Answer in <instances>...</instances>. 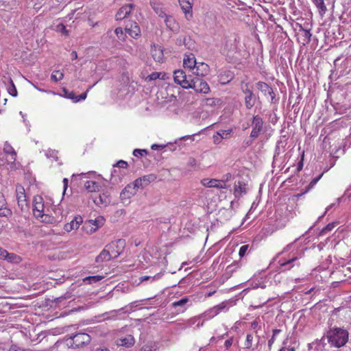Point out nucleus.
Instances as JSON below:
<instances>
[{"instance_id":"1","label":"nucleus","mask_w":351,"mask_h":351,"mask_svg":"<svg viewBox=\"0 0 351 351\" xmlns=\"http://www.w3.org/2000/svg\"><path fill=\"white\" fill-rule=\"evenodd\" d=\"M91 337L86 332H77L71 336L65 337L64 340L58 344V347H69L78 349L88 346L91 341Z\"/></svg>"},{"instance_id":"2","label":"nucleus","mask_w":351,"mask_h":351,"mask_svg":"<svg viewBox=\"0 0 351 351\" xmlns=\"http://www.w3.org/2000/svg\"><path fill=\"white\" fill-rule=\"evenodd\" d=\"M348 332L340 328L330 330L327 335L329 343L335 348H341L345 346L348 342Z\"/></svg>"},{"instance_id":"3","label":"nucleus","mask_w":351,"mask_h":351,"mask_svg":"<svg viewBox=\"0 0 351 351\" xmlns=\"http://www.w3.org/2000/svg\"><path fill=\"white\" fill-rule=\"evenodd\" d=\"M105 219L102 216H99L95 219L86 220L82 226V229L87 234H93L100 227L103 226Z\"/></svg>"},{"instance_id":"4","label":"nucleus","mask_w":351,"mask_h":351,"mask_svg":"<svg viewBox=\"0 0 351 351\" xmlns=\"http://www.w3.org/2000/svg\"><path fill=\"white\" fill-rule=\"evenodd\" d=\"M190 84L189 88H193L197 93L207 94L210 92L208 83L202 77H192L190 78Z\"/></svg>"},{"instance_id":"5","label":"nucleus","mask_w":351,"mask_h":351,"mask_svg":"<svg viewBox=\"0 0 351 351\" xmlns=\"http://www.w3.org/2000/svg\"><path fill=\"white\" fill-rule=\"evenodd\" d=\"M241 89L245 95L244 98L245 106L247 110H250L256 103V97L250 88L249 83L242 82Z\"/></svg>"},{"instance_id":"6","label":"nucleus","mask_w":351,"mask_h":351,"mask_svg":"<svg viewBox=\"0 0 351 351\" xmlns=\"http://www.w3.org/2000/svg\"><path fill=\"white\" fill-rule=\"evenodd\" d=\"M252 130L250 133V137L256 138L264 130V121L263 118L259 115L254 116L252 121Z\"/></svg>"},{"instance_id":"7","label":"nucleus","mask_w":351,"mask_h":351,"mask_svg":"<svg viewBox=\"0 0 351 351\" xmlns=\"http://www.w3.org/2000/svg\"><path fill=\"white\" fill-rule=\"evenodd\" d=\"M190 78H192V77H187L185 72L182 70H176L173 73L175 82L184 88H189L191 86Z\"/></svg>"},{"instance_id":"8","label":"nucleus","mask_w":351,"mask_h":351,"mask_svg":"<svg viewBox=\"0 0 351 351\" xmlns=\"http://www.w3.org/2000/svg\"><path fill=\"white\" fill-rule=\"evenodd\" d=\"M125 246V241L123 239H118L112 241L110 243L106 245V247L110 249L114 258L118 257L121 254L123 253Z\"/></svg>"},{"instance_id":"9","label":"nucleus","mask_w":351,"mask_h":351,"mask_svg":"<svg viewBox=\"0 0 351 351\" xmlns=\"http://www.w3.org/2000/svg\"><path fill=\"white\" fill-rule=\"evenodd\" d=\"M256 87L265 96L269 95L271 97V103L275 104L277 102L274 90L268 84L264 82H258L256 83Z\"/></svg>"},{"instance_id":"10","label":"nucleus","mask_w":351,"mask_h":351,"mask_svg":"<svg viewBox=\"0 0 351 351\" xmlns=\"http://www.w3.org/2000/svg\"><path fill=\"white\" fill-rule=\"evenodd\" d=\"M33 213L36 218H42L44 216V202L41 196H36L34 199Z\"/></svg>"},{"instance_id":"11","label":"nucleus","mask_w":351,"mask_h":351,"mask_svg":"<svg viewBox=\"0 0 351 351\" xmlns=\"http://www.w3.org/2000/svg\"><path fill=\"white\" fill-rule=\"evenodd\" d=\"M125 31L133 38H137L141 33L138 25L136 22L130 21L125 24Z\"/></svg>"},{"instance_id":"12","label":"nucleus","mask_w":351,"mask_h":351,"mask_svg":"<svg viewBox=\"0 0 351 351\" xmlns=\"http://www.w3.org/2000/svg\"><path fill=\"white\" fill-rule=\"evenodd\" d=\"M16 194L18 205L21 210H23L24 207L27 206V203L25 189L22 185L17 184L16 186Z\"/></svg>"},{"instance_id":"13","label":"nucleus","mask_w":351,"mask_h":351,"mask_svg":"<svg viewBox=\"0 0 351 351\" xmlns=\"http://www.w3.org/2000/svg\"><path fill=\"white\" fill-rule=\"evenodd\" d=\"M93 201L97 206L100 207H106L110 204L111 202L110 193L106 191L99 193L98 196L94 198Z\"/></svg>"},{"instance_id":"14","label":"nucleus","mask_w":351,"mask_h":351,"mask_svg":"<svg viewBox=\"0 0 351 351\" xmlns=\"http://www.w3.org/2000/svg\"><path fill=\"white\" fill-rule=\"evenodd\" d=\"M303 253H300L298 255H293L292 257H290L287 261H283L280 259L278 262L280 269L282 271L289 270L294 266V262L298 261L302 256Z\"/></svg>"},{"instance_id":"15","label":"nucleus","mask_w":351,"mask_h":351,"mask_svg":"<svg viewBox=\"0 0 351 351\" xmlns=\"http://www.w3.org/2000/svg\"><path fill=\"white\" fill-rule=\"evenodd\" d=\"M203 186L209 188L226 189V184L224 181L216 179L204 178L201 180Z\"/></svg>"},{"instance_id":"16","label":"nucleus","mask_w":351,"mask_h":351,"mask_svg":"<svg viewBox=\"0 0 351 351\" xmlns=\"http://www.w3.org/2000/svg\"><path fill=\"white\" fill-rule=\"evenodd\" d=\"M12 215V210L8 207L4 195L0 192V217H10Z\"/></svg>"},{"instance_id":"17","label":"nucleus","mask_w":351,"mask_h":351,"mask_svg":"<svg viewBox=\"0 0 351 351\" xmlns=\"http://www.w3.org/2000/svg\"><path fill=\"white\" fill-rule=\"evenodd\" d=\"M210 68L209 66L204 62H197L195 66L193 73L196 75L195 77H202L207 75L209 73Z\"/></svg>"},{"instance_id":"18","label":"nucleus","mask_w":351,"mask_h":351,"mask_svg":"<svg viewBox=\"0 0 351 351\" xmlns=\"http://www.w3.org/2000/svg\"><path fill=\"white\" fill-rule=\"evenodd\" d=\"M133 7L134 4L132 3H129L122 6L116 14V19L117 21H121L126 18L130 14Z\"/></svg>"},{"instance_id":"19","label":"nucleus","mask_w":351,"mask_h":351,"mask_svg":"<svg viewBox=\"0 0 351 351\" xmlns=\"http://www.w3.org/2000/svg\"><path fill=\"white\" fill-rule=\"evenodd\" d=\"M136 194L134 187L131 184H128L121 192L120 198L122 201L128 200Z\"/></svg>"},{"instance_id":"20","label":"nucleus","mask_w":351,"mask_h":351,"mask_svg":"<svg viewBox=\"0 0 351 351\" xmlns=\"http://www.w3.org/2000/svg\"><path fill=\"white\" fill-rule=\"evenodd\" d=\"M82 223V217L81 216H77L71 222L66 223L64 226V229L69 232L73 230H77Z\"/></svg>"},{"instance_id":"21","label":"nucleus","mask_w":351,"mask_h":351,"mask_svg":"<svg viewBox=\"0 0 351 351\" xmlns=\"http://www.w3.org/2000/svg\"><path fill=\"white\" fill-rule=\"evenodd\" d=\"M151 53L156 62H162L164 60L162 48L159 45H153L151 49Z\"/></svg>"},{"instance_id":"22","label":"nucleus","mask_w":351,"mask_h":351,"mask_svg":"<svg viewBox=\"0 0 351 351\" xmlns=\"http://www.w3.org/2000/svg\"><path fill=\"white\" fill-rule=\"evenodd\" d=\"M150 5L159 16L163 17L166 14L165 8L160 1L150 0Z\"/></svg>"},{"instance_id":"23","label":"nucleus","mask_w":351,"mask_h":351,"mask_svg":"<svg viewBox=\"0 0 351 351\" xmlns=\"http://www.w3.org/2000/svg\"><path fill=\"white\" fill-rule=\"evenodd\" d=\"M112 258H114L113 255L112 254L110 249L106 247V248L104 249L96 257L95 261L97 263H102L104 261H108Z\"/></svg>"},{"instance_id":"24","label":"nucleus","mask_w":351,"mask_h":351,"mask_svg":"<svg viewBox=\"0 0 351 351\" xmlns=\"http://www.w3.org/2000/svg\"><path fill=\"white\" fill-rule=\"evenodd\" d=\"M180 5L182 11L185 14V17L189 20L192 17V5L185 0L180 1Z\"/></svg>"},{"instance_id":"25","label":"nucleus","mask_w":351,"mask_h":351,"mask_svg":"<svg viewBox=\"0 0 351 351\" xmlns=\"http://www.w3.org/2000/svg\"><path fill=\"white\" fill-rule=\"evenodd\" d=\"M183 64L185 68H189L191 70L194 71L195 66L197 64L196 59L193 54L185 56L183 60Z\"/></svg>"},{"instance_id":"26","label":"nucleus","mask_w":351,"mask_h":351,"mask_svg":"<svg viewBox=\"0 0 351 351\" xmlns=\"http://www.w3.org/2000/svg\"><path fill=\"white\" fill-rule=\"evenodd\" d=\"M163 17L165 18V23L169 29L176 31L178 29V24L172 16L165 14Z\"/></svg>"},{"instance_id":"27","label":"nucleus","mask_w":351,"mask_h":351,"mask_svg":"<svg viewBox=\"0 0 351 351\" xmlns=\"http://www.w3.org/2000/svg\"><path fill=\"white\" fill-rule=\"evenodd\" d=\"M246 192V184L244 182L239 181L237 184H234V194L236 197H239L243 194H245Z\"/></svg>"},{"instance_id":"28","label":"nucleus","mask_w":351,"mask_h":351,"mask_svg":"<svg viewBox=\"0 0 351 351\" xmlns=\"http://www.w3.org/2000/svg\"><path fill=\"white\" fill-rule=\"evenodd\" d=\"M233 73L229 71H224L219 75V82L221 84H226L233 79Z\"/></svg>"},{"instance_id":"29","label":"nucleus","mask_w":351,"mask_h":351,"mask_svg":"<svg viewBox=\"0 0 351 351\" xmlns=\"http://www.w3.org/2000/svg\"><path fill=\"white\" fill-rule=\"evenodd\" d=\"M189 300L188 297H184L178 301L173 302L172 306L174 308L180 307V311L183 312L187 308L186 304Z\"/></svg>"},{"instance_id":"30","label":"nucleus","mask_w":351,"mask_h":351,"mask_svg":"<svg viewBox=\"0 0 351 351\" xmlns=\"http://www.w3.org/2000/svg\"><path fill=\"white\" fill-rule=\"evenodd\" d=\"M99 184L97 182L88 180L84 183V187L88 192H95L99 191Z\"/></svg>"},{"instance_id":"31","label":"nucleus","mask_w":351,"mask_h":351,"mask_svg":"<svg viewBox=\"0 0 351 351\" xmlns=\"http://www.w3.org/2000/svg\"><path fill=\"white\" fill-rule=\"evenodd\" d=\"M140 178L141 179L144 186L147 187L150 183L154 182L156 180L157 176L154 173H150L148 175L143 176Z\"/></svg>"},{"instance_id":"32","label":"nucleus","mask_w":351,"mask_h":351,"mask_svg":"<svg viewBox=\"0 0 351 351\" xmlns=\"http://www.w3.org/2000/svg\"><path fill=\"white\" fill-rule=\"evenodd\" d=\"M3 151L5 153L10 155L11 160H12L13 161L16 160V153L14 151V148L11 146V145L9 144L8 142H6L4 144Z\"/></svg>"},{"instance_id":"33","label":"nucleus","mask_w":351,"mask_h":351,"mask_svg":"<svg viewBox=\"0 0 351 351\" xmlns=\"http://www.w3.org/2000/svg\"><path fill=\"white\" fill-rule=\"evenodd\" d=\"M233 306V302L226 300L223 301L221 303L219 304L218 305H216V307L217 308L218 312L220 313L221 311H227L230 307Z\"/></svg>"},{"instance_id":"34","label":"nucleus","mask_w":351,"mask_h":351,"mask_svg":"<svg viewBox=\"0 0 351 351\" xmlns=\"http://www.w3.org/2000/svg\"><path fill=\"white\" fill-rule=\"evenodd\" d=\"M313 3L319 10V12L321 15H323L327 11V8L325 5L324 0H312Z\"/></svg>"},{"instance_id":"35","label":"nucleus","mask_w":351,"mask_h":351,"mask_svg":"<svg viewBox=\"0 0 351 351\" xmlns=\"http://www.w3.org/2000/svg\"><path fill=\"white\" fill-rule=\"evenodd\" d=\"M296 25L299 27L300 31L304 32V42L306 43H310L311 42V36H312V34L311 33L310 29H305L302 27V25L301 24H300V23H297Z\"/></svg>"},{"instance_id":"36","label":"nucleus","mask_w":351,"mask_h":351,"mask_svg":"<svg viewBox=\"0 0 351 351\" xmlns=\"http://www.w3.org/2000/svg\"><path fill=\"white\" fill-rule=\"evenodd\" d=\"M120 345L125 346L127 348L131 347L134 343V339L132 337L128 336V337H125L124 339H120Z\"/></svg>"},{"instance_id":"37","label":"nucleus","mask_w":351,"mask_h":351,"mask_svg":"<svg viewBox=\"0 0 351 351\" xmlns=\"http://www.w3.org/2000/svg\"><path fill=\"white\" fill-rule=\"evenodd\" d=\"M104 278V276H90L83 279L84 282H87L88 284L95 283Z\"/></svg>"},{"instance_id":"38","label":"nucleus","mask_w":351,"mask_h":351,"mask_svg":"<svg viewBox=\"0 0 351 351\" xmlns=\"http://www.w3.org/2000/svg\"><path fill=\"white\" fill-rule=\"evenodd\" d=\"M6 260L10 263H19L21 261V258L14 253L8 252Z\"/></svg>"},{"instance_id":"39","label":"nucleus","mask_w":351,"mask_h":351,"mask_svg":"<svg viewBox=\"0 0 351 351\" xmlns=\"http://www.w3.org/2000/svg\"><path fill=\"white\" fill-rule=\"evenodd\" d=\"M233 132V130L232 128H228L227 130H220L217 131V134L221 136L222 139H227L230 138L232 133Z\"/></svg>"},{"instance_id":"40","label":"nucleus","mask_w":351,"mask_h":351,"mask_svg":"<svg viewBox=\"0 0 351 351\" xmlns=\"http://www.w3.org/2000/svg\"><path fill=\"white\" fill-rule=\"evenodd\" d=\"M322 175L323 174L322 173L319 176H317L316 178H313L309 184L304 189V193H308L311 189H312L315 186V185L317 183V182L320 180V178H322Z\"/></svg>"},{"instance_id":"41","label":"nucleus","mask_w":351,"mask_h":351,"mask_svg":"<svg viewBox=\"0 0 351 351\" xmlns=\"http://www.w3.org/2000/svg\"><path fill=\"white\" fill-rule=\"evenodd\" d=\"M64 77V73L59 71H55L52 73L51 75V79L55 82H57L58 81H60Z\"/></svg>"},{"instance_id":"42","label":"nucleus","mask_w":351,"mask_h":351,"mask_svg":"<svg viewBox=\"0 0 351 351\" xmlns=\"http://www.w3.org/2000/svg\"><path fill=\"white\" fill-rule=\"evenodd\" d=\"M131 184L133 187H134V190L136 193L138 189H143L145 188L140 178L136 179L132 183H131Z\"/></svg>"},{"instance_id":"43","label":"nucleus","mask_w":351,"mask_h":351,"mask_svg":"<svg viewBox=\"0 0 351 351\" xmlns=\"http://www.w3.org/2000/svg\"><path fill=\"white\" fill-rule=\"evenodd\" d=\"M280 332H281V330H280V329H274L273 330L272 337L268 341V348H269V350L271 349L272 345H273V343H274V341L276 340V336L278 334H279Z\"/></svg>"},{"instance_id":"44","label":"nucleus","mask_w":351,"mask_h":351,"mask_svg":"<svg viewBox=\"0 0 351 351\" xmlns=\"http://www.w3.org/2000/svg\"><path fill=\"white\" fill-rule=\"evenodd\" d=\"M63 96L67 99H70L75 102V95L73 91H69L66 88H62Z\"/></svg>"},{"instance_id":"45","label":"nucleus","mask_w":351,"mask_h":351,"mask_svg":"<svg viewBox=\"0 0 351 351\" xmlns=\"http://www.w3.org/2000/svg\"><path fill=\"white\" fill-rule=\"evenodd\" d=\"M253 341V336L252 334H247L246 336V339L244 343L245 348L247 349H250L252 346Z\"/></svg>"},{"instance_id":"46","label":"nucleus","mask_w":351,"mask_h":351,"mask_svg":"<svg viewBox=\"0 0 351 351\" xmlns=\"http://www.w3.org/2000/svg\"><path fill=\"white\" fill-rule=\"evenodd\" d=\"M147 154V151L146 149H135L133 151V155L137 158H141Z\"/></svg>"},{"instance_id":"47","label":"nucleus","mask_w":351,"mask_h":351,"mask_svg":"<svg viewBox=\"0 0 351 351\" xmlns=\"http://www.w3.org/2000/svg\"><path fill=\"white\" fill-rule=\"evenodd\" d=\"M335 228V224L333 223H328L326 226H325L320 232L321 235L325 234L326 232L331 231Z\"/></svg>"},{"instance_id":"48","label":"nucleus","mask_w":351,"mask_h":351,"mask_svg":"<svg viewBox=\"0 0 351 351\" xmlns=\"http://www.w3.org/2000/svg\"><path fill=\"white\" fill-rule=\"evenodd\" d=\"M9 351H32L29 349H24L23 348L16 345L12 344L9 348Z\"/></svg>"},{"instance_id":"49","label":"nucleus","mask_w":351,"mask_h":351,"mask_svg":"<svg viewBox=\"0 0 351 351\" xmlns=\"http://www.w3.org/2000/svg\"><path fill=\"white\" fill-rule=\"evenodd\" d=\"M8 92L13 97H15L17 95V90L12 80L10 81V86L8 88Z\"/></svg>"},{"instance_id":"50","label":"nucleus","mask_w":351,"mask_h":351,"mask_svg":"<svg viewBox=\"0 0 351 351\" xmlns=\"http://www.w3.org/2000/svg\"><path fill=\"white\" fill-rule=\"evenodd\" d=\"M219 313L218 312L217 308L216 306H213L208 311V315L210 317H214L215 316L217 315Z\"/></svg>"},{"instance_id":"51","label":"nucleus","mask_w":351,"mask_h":351,"mask_svg":"<svg viewBox=\"0 0 351 351\" xmlns=\"http://www.w3.org/2000/svg\"><path fill=\"white\" fill-rule=\"evenodd\" d=\"M116 35L117 36L118 38L120 39V40H124V34H123V29L121 27H117L115 29V31H114Z\"/></svg>"},{"instance_id":"52","label":"nucleus","mask_w":351,"mask_h":351,"mask_svg":"<svg viewBox=\"0 0 351 351\" xmlns=\"http://www.w3.org/2000/svg\"><path fill=\"white\" fill-rule=\"evenodd\" d=\"M218 101L215 98H207L205 99V105L206 106H215Z\"/></svg>"},{"instance_id":"53","label":"nucleus","mask_w":351,"mask_h":351,"mask_svg":"<svg viewBox=\"0 0 351 351\" xmlns=\"http://www.w3.org/2000/svg\"><path fill=\"white\" fill-rule=\"evenodd\" d=\"M91 88L89 87V88L86 90V92L82 93L79 96H75V102H78L82 100H84L87 97V92L89 90V89Z\"/></svg>"},{"instance_id":"54","label":"nucleus","mask_w":351,"mask_h":351,"mask_svg":"<svg viewBox=\"0 0 351 351\" xmlns=\"http://www.w3.org/2000/svg\"><path fill=\"white\" fill-rule=\"evenodd\" d=\"M128 166V162L123 160L118 161L117 162V164L115 165H114V167H118L119 168H123V169H127Z\"/></svg>"},{"instance_id":"55","label":"nucleus","mask_w":351,"mask_h":351,"mask_svg":"<svg viewBox=\"0 0 351 351\" xmlns=\"http://www.w3.org/2000/svg\"><path fill=\"white\" fill-rule=\"evenodd\" d=\"M248 247H249L248 245H242L239 249V256L243 257L245 254Z\"/></svg>"},{"instance_id":"56","label":"nucleus","mask_w":351,"mask_h":351,"mask_svg":"<svg viewBox=\"0 0 351 351\" xmlns=\"http://www.w3.org/2000/svg\"><path fill=\"white\" fill-rule=\"evenodd\" d=\"M57 29L62 34L68 35V31L66 30V27L63 24L60 23L58 25H57Z\"/></svg>"},{"instance_id":"57","label":"nucleus","mask_w":351,"mask_h":351,"mask_svg":"<svg viewBox=\"0 0 351 351\" xmlns=\"http://www.w3.org/2000/svg\"><path fill=\"white\" fill-rule=\"evenodd\" d=\"M188 165L195 168L197 165V162L194 158H190L188 161Z\"/></svg>"},{"instance_id":"58","label":"nucleus","mask_w":351,"mask_h":351,"mask_svg":"<svg viewBox=\"0 0 351 351\" xmlns=\"http://www.w3.org/2000/svg\"><path fill=\"white\" fill-rule=\"evenodd\" d=\"M251 328L252 329H260L261 328V325L259 324V322L257 319H256L251 323Z\"/></svg>"},{"instance_id":"59","label":"nucleus","mask_w":351,"mask_h":351,"mask_svg":"<svg viewBox=\"0 0 351 351\" xmlns=\"http://www.w3.org/2000/svg\"><path fill=\"white\" fill-rule=\"evenodd\" d=\"M221 137L219 136L217 132L213 135V141L215 144L217 145L221 142Z\"/></svg>"},{"instance_id":"60","label":"nucleus","mask_w":351,"mask_h":351,"mask_svg":"<svg viewBox=\"0 0 351 351\" xmlns=\"http://www.w3.org/2000/svg\"><path fill=\"white\" fill-rule=\"evenodd\" d=\"M8 252L4 249H0V257L4 260H6Z\"/></svg>"},{"instance_id":"61","label":"nucleus","mask_w":351,"mask_h":351,"mask_svg":"<svg viewBox=\"0 0 351 351\" xmlns=\"http://www.w3.org/2000/svg\"><path fill=\"white\" fill-rule=\"evenodd\" d=\"M232 343H233V339L230 338L225 341L224 346L227 349H228L232 345Z\"/></svg>"},{"instance_id":"62","label":"nucleus","mask_w":351,"mask_h":351,"mask_svg":"<svg viewBox=\"0 0 351 351\" xmlns=\"http://www.w3.org/2000/svg\"><path fill=\"white\" fill-rule=\"evenodd\" d=\"M165 147V145H157V144H153L151 146L152 149L156 150V149H161Z\"/></svg>"},{"instance_id":"63","label":"nucleus","mask_w":351,"mask_h":351,"mask_svg":"<svg viewBox=\"0 0 351 351\" xmlns=\"http://www.w3.org/2000/svg\"><path fill=\"white\" fill-rule=\"evenodd\" d=\"M160 75V73H157V72L152 73L149 75L150 80H156V79L159 78Z\"/></svg>"},{"instance_id":"64","label":"nucleus","mask_w":351,"mask_h":351,"mask_svg":"<svg viewBox=\"0 0 351 351\" xmlns=\"http://www.w3.org/2000/svg\"><path fill=\"white\" fill-rule=\"evenodd\" d=\"M62 182H63V184H64V193L68 187L69 180L67 178H64Z\"/></svg>"}]
</instances>
